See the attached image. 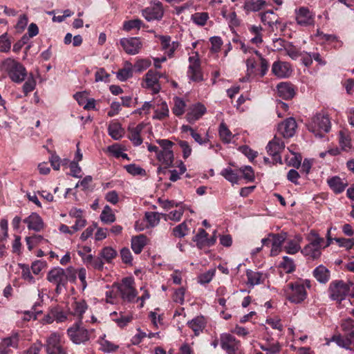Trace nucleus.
<instances>
[{"label":"nucleus","mask_w":354,"mask_h":354,"mask_svg":"<svg viewBox=\"0 0 354 354\" xmlns=\"http://www.w3.org/2000/svg\"><path fill=\"white\" fill-rule=\"evenodd\" d=\"M120 42L124 50L129 55L138 53L142 46V44L138 37L122 38Z\"/></svg>","instance_id":"4468645a"},{"label":"nucleus","mask_w":354,"mask_h":354,"mask_svg":"<svg viewBox=\"0 0 354 354\" xmlns=\"http://www.w3.org/2000/svg\"><path fill=\"white\" fill-rule=\"evenodd\" d=\"M218 133L221 140L224 143H230L232 140V138L234 137L233 134L228 129L226 124L224 122L221 123L219 126Z\"/></svg>","instance_id":"58836bf2"},{"label":"nucleus","mask_w":354,"mask_h":354,"mask_svg":"<svg viewBox=\"0 0 354 354\" xmlns=\"http://www.w3.org/2000/svg\"><path fill=\"white\" fill-rule=\"evenodd\" d=\"M156 158L166 168L173 166L174 160L173 150L160 151Z\"/></svg>","instance_id":"7c9ffc66"},{"label":"nucleus","mask_w":354,"mask_h":354,"mask_svg":"<svg viewBox=\"0 0 354 354\" xmlns=\"http://www.w3.org/2000/svg\"><path fill=\"white\" fill-rule=\"evenodd\" d=\"M239 171L242 174L243 178L249 182H252L254 179V172L250 166H243L239 168Z\"/></svg>","instance_id":"bf43d9fd"},{"label":"nucleus","mask_w":354,"mask_h":354,"mask_svg":"<svg viewBox=\"0 0 354 354\" xmlns=\"http://www.w3.org/2000/svg\"><path fill=\"white\" fill-rule=\"evenodd\" d=\"M160 103L157 104L158 107L154 110L153 119L158 120H164L169 117V108L165 101L159 100Z\"/></svg>","instance_id":"cd10ccee"},{"label":"nucleus","mask_w":354,"mask_h":354,"mask_svg":"<svg viewBox=\"0 0 354 354\" xmlns=\"http://www.w3.org/2000/svg\"><path fill=\"white\" fill-rule=\"evenodd\" d=\"M221 174L227 180H228L229 182H230V183H232L233 184L234 183H237L239 180V177L237 173L235 171L232 170L230 167H227V168L223 169L221 171Z\"/></svg>","instance_id":"8fccbe9b"},{"label":"nucleus","mask_w":354,"mask_h":354,"mask_svg":"<svg viewBox=\"0 0 354 354\" xmlns=\"http://www.w3.org/2000/svg\"><path fill=\"white\" fill-rule=\"evenodd\" d=\"M36 86V81L33 77L32 74H30L29 77H28L27 80L25 82V83L23 85V92L24 95L26 96L32 92Z\"/></svg>","instance_id":"603ef678"},{"label":"nucleus","mask_w":354,"mask_h":354,"mask_svg":"<svg viewBox=\"0 0 354 354\" xmlns=\"http://www.w3.org/2000/svg\"><path fill=\"white\" fill-rule=\"evenodd\" d=\"M151 64V62L149 59H140L137 60L134 64V68L138 72H142L146 70Z\"/></svg>","instance_id":"680f3d73"},{"label":"nucleus","mask_w":354,"mask_h":354,"mask_svg":"<svg viewBox=\"0 0 354 354\" xmlns=\"http://www.w3.org/2000/svg\"><path fill=\"white\" fill-rule=\"evenodd\" d=\"M117 251L111 247H104L100 252L99 255L102 257L106 263H111L117 257Z\"/></svg>","instance_id":"ea45409f"},{"label":"nucleus","mask_w":354,"mask_h":354,"mask_svg":"<svg viewBox=\"0 0 354 354\" xmlns=\"http://www.w3.org/2000/svg\"><path fill=\"white\" fill-rule=\"evenodd\" d=\"M220 345L227 354H241V342L230 333H223L220 337Z\"/></svg>","instance_id":"9d476101"},{"label":"nucleus","mask_w":354,"mask_h":354,"mask_svg":"<svg viewBox=\"0 0 354 354\" xmlns=\"http://www.w3.org/2000/svg\"><path fill=\"white\" fill-rule=\"evenodd\" d=\"M0 71L6 73L10 80L17 84L23 82L27 77V71L24 66L10 57L0 63Z\"/></svg>","instance_id":"f257e3e1"},{"label":"nucleus","mask_w":354,"mask_h":354,"mask_svg":"<svg viewBox=\"0 0 354 354\" xmlns=\"http://www.w3.org/2000/svg\"><path fill=\"white\" fill-rule=\"evenodd\" d=\"M301 240V236L297 235L294 239L288 241L286 245L284 246L285 251L290 254H296L298 251L301 250L299 245Z\"/></svg>","instance_id":"72a5a7b5"},{"label":"nucleus","mask_w":354,"mask_h":354,"mask_svg":"<svg viewBox=\"0 0 354 354\" xmlns=\"http://www.w3.org/2000/svg\"><path fill=\"white\" fill-rule=\"evenodd\" d=\"M123 26L125 30L129 31L134 28L140 29L142 26L144 27L145 25L142 20L136 19L124 21Z\"/></svg>","instance_id":"6e6d98bb"},{"label":"nucleus","mask_w":354,"mask_h":354,"mask_svg":"<svg viewBox=\"0 0 354 354\" xmlns=\"http://www.w3.org/2000/svg\"><path fill=\"white\" fill-rule=\"evenodd\" d=\"M334 240L338 243L339 246L349 250L354 245V239L335 238Z\"/></svg>","instance_id":"338daca9"},{"label":"nucleus","mask_w":354,"mask_h":354,"mask_svg":"<svg viewBox=\"0 0 354 354\" xmlns=\"http://www.w3.org/2000/svg\"><path fill=\"white\" fill-rule=\"evenodd\" d=\"M40 306V303L37 302L33 305V306L32 308V310L26 311L24 313V320L29 321L31 319H37V315L41 313V310H37V306Z\"/></svg>","instance_id":"052dcab7"},{"label":"nucleus","mask_w":354,"mask_h":354,"mask_svg":"<svg viewBox=\"0 0 354 354\" xmlns=\"http://www.w3.org/2000/svg\"><path fill=\"white\" fill-rule=\"evenodd\" d=\"M109 135L114 140H120L124 134V129L120 122L111 121L108 127Z\"/></svg>","instance_id":"bb28decb"},{"label":"nucleus","mask_w":354,"mask_h":354,"mask_svg":"<svg viewBox=\"0 0 354 354\" xmlns=\"http://www.w3.org/2000/svg\"><path fill=\"white\" fill-rule=\"evenodd\" d=\"M313 275L319 283L326 284L330 279V271L324 266L319 265L313 270Z\"/></svg>","instance_id":"5701e85b"},{"label":"nucleus","mask_w":354,"mask_h":354,"mask_svg":"<svg viewBox=\"0 0 354 354\" xmlns=\"http://www.w3.org/2000/svg\"><path fill=\"white\" fill-rule=\"evenodd\" d=\"M301 252L307 257L308 259L315 260L318 259L321 256V250L317 249L312 246L310 244H307L303 249L301 250Z\"/></svg>","instance_id":"e433bc0d"},{"label":"nucleus","mask_w":354,"mask_h":354,"mask_svg":"<svg viewBox=\"0 0 354 354\" xmlns=\"http://www.w3.org/2000/svg\"><path fill=\"white\" fill-rule=\"evenodd\" d=\"M63 335L58 333H51L47 338L45 344L47 354H66L64 346Z\"/></svg>","instance_id":"1a4fd4ad"},{"label":"nucleus","mask_w":354,"mask_h":354,"mask_svg":"<svg viewBox=\"0 0 354 354\" xmlns=\"http://www.w3.org/2000/svg\"><path fill=\"white\" fill-rule=\"evenodd\" d=\"M353 285V283L351 281L345 282L343 280L332 281L328 288L329 298L333 301L341 304L348 295Z\"/></svg>","instance_id":"f03ea898"},{"label":"nucleus","mask_w":354,"mask_h":354,"mask_svg":"<svg viewBox=\"0 0 354 354\" xmlns=\"http://www.w3.org/2000/svg\"><path fill=\"white\" fill-rule=\"evenodd\" d=\"M339 142L342 150L348 151L352 148L351 138L347 131H340L339 133Z\"/></svg>","instance_id":"f704fd0d"},{"label":"nucleus","mask_w":354,"mask_h":354,"mask_svg":"<svg viewBox=\"0 0 354 354\" xmlns=\"http://www.w3.org/2000/svg\"><path fill=\"white\" fill-rule=\"evenodd\" d=\"M160 215L158 212H147L145 213V218L150 226L154 227L158 224Z\"/></svg>","instance_id":"13d9d810"},{"label":"nucleus","mask_w":354,"mask_h":354,"mask_svg":"<svg viewBox=\"0 0 354 354\" xmlns=\"http://www.w3.org/2000/svg\"><path fill=\"white\" fill-rule=\"evenodd\" d=\"M280 268H282L286 273H292L296 269V266L292 259L284 256L282 258V261L279 265Z\"/></svg>","instance_id":"09e8293b"},{"label":"nucleus","mask_w":354,"mask_h":354,"mask_svg":"<svg viewBox=\"0 0 354 354\" xmlns=\"http://www.w3.org/2000/svg\"><path fill=\"white\" fill-rule=\"evenodd\" d=\"M134 280L132 277L123 278L121 283H114V287L117 288L119 297L124 302L131 303L138 295V292L133 286Z\"/></svg>","instance_id":"423d86ee"},{"label":"nucleus","mask_w":354,"mask_h":354,"mask_svg":"<svg viewBox=\"0 0 354 354\" xmlns=\"http://www.w3.org/2000/svg\"><path fill=\"white\" fill-rule=\"evenodd\" d=\"M285 148L284 142L281 138L274 136L266 146V150L272 158V164L282 163L281 153Z\"/></svg>","instance_id":"9b49d317"},{"label":"nucleus","mask_w":354,"mask_h":354,"mask_svg":"<svg viewBox=\"0 0 354 354\" xmlns=\"http://www.w3.org/2000/svg\"><path fill=\"white\" fill-rule=\"evenodd\" d=\"M330 128L331 123L329 117L320 113L315 115L308 124V130L316 137L320 138H324L325 133L330 131Z\"/></svg>","instance_id":"39448f33"},{"label":"nucleus","mask_w":354,"mask_h":354,"mask_svg":"<svg viewBox=\"0 0 354 354\" xmlns=\"http://www.w3.org/2000/svg\"><path fill=\"white\" fill-rule=\"evenodd\" d=\"M50 313L55 320L58 322H63L67 319V314L60 306H55L50 308Z\"/></svg>","instance_id":"79ce46f5"},{"label":"nucleus","mask_w":354,"mask_h":354,"mask_svg":"<svg viewBox=\"0 0 354 354\" xmlns=\"http://www.w3.org/2000/svg\"><path fill=\"white\" fill-rule=\"evenodd\" d=\"M327 183L330 188L335 193L340 194L343 192L347 186V183L339 176H333L327 180Z\"/></svg>","instance_id":"a878e982"},{"label":"nucleus","mask_w":354,"mask_h":354,"mask_svg":"<svg viewBox=\"0 0 354 354\" xmlns=\"http://www.w3.org/2000/svg\"><path fill=\"white\" fill-rule=\"evenodd\" d=\"M24 223L27 224L29 230H32L35 232H39L44 227L42 219L37 213H32L24 220Z\"/></svg>","instance_id":"4be33fe9"},{"label":"nucleus","mask_w":354,"mask_h":354,"mask_svg":"<svg viewBox=\"0 0 354 354\" xmlns=\"http://www.w3.org/2000/svg\"><path fill=\"white\" fill-rule=\"evenodd\" d=\"M189 227L185 222H183L173 229V235L175 237L182 238L187 234Z\"/></svg>","instance_id":"5fc2aeb1"},{"label":"nucleus","mask_w":354,"mask_h":354,"mask_svg":"<svg viewBox=\"0 0 354 354\" xmlns=\"http://www.w3.org/2000/svg\"><path fill=\"white\" fill-rule=\"evenodd\" d=\"M97 342L100 345V349L104 353H114L119 348L118 345L104 339V337H100Z\"/></svg>","instance_id":"c9c22d12"},{"label":"nucleus","mask_w":354,"mask_h":354,"mask_svg":"<svg viewBox=\"0 0 354 354\" xmlns=\"http://www.w3.org/2000/svg\"><path fill=\"white\" fill-rule=\"evenodd\" d=\"M190 63L187 74L189 78L194 82H201L203 80V75L201 68V61L198 57V54L195 56L189 57Z\"/></svg>","instance_id":"ddd939ff"},{"label":"nucleus","mask_w":354,"mask_h":354,"mask_svg":"<svg viewBox=\"0 0 354 354\" xmlns=\"http://www.w3.org/2000/svg\"><path fill=\"white\" fill-rule=\"evenodd\" d=\"M11 48V41L8 37V34L4 33L0 36V52L8 53Z\"/></svg>","instance_id":"4d7b16f0"},{"label":"nucleus","mask_w":354,"mask_h":354,"mask_svg":"<svg viewBox=\"0 0 354 354\" xmlns=\"http://www.w3.org/2000/svg\"><path fill=\"white\" fill-rule=\"evenodd\" d=\"M18 344V339L15 337L4 338L0 343V354H8L10 347L16 348Z\"/></svg>","instance_id":"473e14b6"},{"label":"nucleus","mask_w":354,"mask_h":354,"mask_svg":"<svg viewBox=\"0 0 354 354\" xmlns=\"http://www.w3.org/2000/svg\"><path fill=\"white\" fill-rule=\"evenodd\" d=\"M158 72L149 70L145 75V86L147 88L151 89L153 93H158L161 89L158 81Z\"/></svg>","instance_id":"f3484780"},{"label":"nucleus","mask_w":354,"mask_h":354,"mask_svg":"<svg viewBox=\"0 0 354 354\" xmlns=\"http://www.w3.org/2000/svg\"><path fill=\"white\" fill-rule=\"evenodd\" d=\"M208 233L203 228H199L197 234L194 237L193 241L196 242L198 248H201L205 246L207 240Z\"/></svg>","instance_id":"3c124183"},{"label":"nucleus","mask_w":354,"mask_h":354,"mask_svg":"<svg viewBox=\"0 0 354 354\" xmlns=\"http://www.w3.org/2000/svg\"><path fill=\"white\" fill-rule=\"evenodd\" d=\"M267 5L268 3L265 0H245L243 8L248 14L251 12L260 11Z\"/></svg>","instance_id":"b1692460"},{"label":"nucleus","mask_w":354,"mask_h":354,"mask_svg":"<svg viewBox=\"0 0 354 354\" xmlns=\"http://www.w3.org/2000/svg\"><path fill=\"white\" fill-rule=\"evenodd\" d=\"M286 54L290 56L292 59H297L299 57L301 56V53L299 49L292 44H288L285 47Z\"/></svg>","instance_id":"774afa93"},{"label":"nucleus","mask_w":354,"mask_h":354,"mask_svg":"<svg viewBox=\"0 0 354 354\" xmlns=\"http://www.w3.org/2000/svg\"><path fill=\"white\" fill-rule=\"evenodd\" d=\"M145 127L143 122L139 123L136 127L128 128L129 139L132 142L134 146H139L142 143V139L140 133Z\"/></svg>","instance_id":"412c9836"},{"label":"nucleus","mask_w":354,"mask_h":354,"mask_svg":"<svg viewBox=\"0 0 354 354\" xmlns=\"http://www.w3.org/2000/svg\"><path fill=\"white\" fill-rule=\"evenodd\" d=\"M183 214V210L178 209L171 211L168 214H161V216L165 218V221L169 219L171 221H178L180 220Z\"/></svg>","instance_id":"e2e57ef3"},{"label":"nucleus","mask_w":354,"mask_h":354,"mask_svg":"<svg viewBox=\"0 0 354 354\" xmlns=\"http://www.w3.org/2000/svg\"><path fill=\"white\" fill-rule=\"evenodd\" d=\"M341 328L344 335H333L332 341L335 342L339 346L346 348L351 346L352 341H354V319L347 318L342 320Z\"/></svg>","instance_id":"20e7f679"},{"label":"nucleus","mask_w":354,"mask_h":354,"mask_svg":"<svg viewBox=\"0 0 354 354\" xmlns=\"http://www.w3.org/2000/svg\"><path fill=\"white\" fill-rule=\"evenodd\" d=\"M124 168L126 169V171L129 173L130 174L133 176H144L146 175V171L144 169L140 167L138 165H136V164H130L125 165Z\"/></svg>","instance_id":"864d4df0"},{"label":"nucleus","mask_w":354,"mask_h":354,"mask_svg":"<svg viewBox=\"0 0 354 354\" xmlns=\"http://www.w3.org/2000/svg\"><path fill=\"white\" fill-rule=\"evenodd\" d=\"M188 326L192 328L196 336H198L205 328L206 322L204 317L198 316L187 323Z\"/></svg>","instance_id":"c85d7f7f"},{"label":"nucleus","mask_w":354,"mask_h":354,"mask_svg":"<svg viewBox=\"0 0 354 354\" xmlns=\"http://www.w3.org/2000/svg\"><path fill=\"white\" fill-rule=\"evenodd\" d=\"M142 15L148 21L160 20L164 15L162 3L158 1L155 2L152 6L142 10Z\"/></svg>","instance_id":"f8f14e48"},{"label":"nucleus","mask_w":354,"mask_h":354,"mask_svg":"<svg viewBox=\"0 0 354 354\" xmlns=\"http://www.w3.org/2000/svg\"><path fill=\"white\" fill-rule=\"evenodd\" d=\"M206 112L205 106L198 103L193 106V107L187 113L186 119L189 123H194L199 120Z\"/></svg>","instance_id":"aec40b11"},{"label":"nucleus","mask_w":354,"mask_h":354,"mask_svg":"<svg viewBox=\"0 0 354 354\" xmlns=\"http://www.w3.org/2000/svg\"><path fill=\"white\" fill-rule=\"evenodd\" d=\"M133 76L132 64L126 62L124 67L120 69L117 73V77L120 81H125Z\"/></svg>","instance_id":"4c0bfd02"},{"label":"nucleus","mask_w":354,"mask_h":354,"mask_svg":"<svg viewBox=\"0 0 354 354\" xmlns=\"http://www.w3.org/2000/svg\"><path fill=\"white\" fill-rule=\"evenodd\" d=\"M209 41L212 44L211 50L214 53L220 51L223 45V40L221 37L214 36L209 38Z\"/></svg>","instance_id":"0e129e2a"},{"label":"nucleus","mask_w":354,"mask_h":354,"mask_svg":"<svg viewBox=\"0 0 354 354\" xmlns=\"http://www.w3.org/2000/svg\"><path fill=\"white\" fill-rule=\"evenodd\" d=\"M277 88L278 95L286 100H291L296 94V88L290 82H281Z\"/></svg>","instance_id":"a211bd4d"},{"label":"nucleus","mask_w":354,"mask_h":354,"mask_svg":"<svg viewBox=\"0 0 354 354\" xmlns=\"http://www.w3.org/2000/svg\"><path fill=\"white\" fill-rule=\"evenodd\" d=\"M147 238L144 234L133 236L131 239V248L134 253H141L144 247L147 245Z\"/></svg>","instance_id":"c756f323"},{"label":"nucleus","mask_w":354,"mask_h":354,"mask_svg":"<svg viewBox=\"0 0 354 354\" xmlns=\"http://www.w3.org/2000/svg\"><path fill=\"white\" fill-rule=\"evenodd\" d=\"M261 20L264 24H268L269 26L272 27L274 24L278 22L277 16L272 10H267L260 14Z\"/></svg>","instance_id":"a19ab883"},{"label":"nucleus","mask_w":354,"mask_h":354,"mask_svg":"<svg viewBox=\"0 0 354 354\" xmlns=\"http://www.w3.org/2000/svg\"><path fill=\"white\" fill-rule=\"evenodd\" d=\"M100 219L104 223H111L115 221V216L113 213L112 209L109 206L106 205L101 214Z\"/></svg>","instance_id":"37998d69"},{"label":"nucleus","mask_w":354,"mask_h":354,"mask_svg":"<svg viewBox=\"0 0 354 354\" xmlns=\"http://www.w3.org/2000/svg\"><path fill=\"white\" fill-rule=\"evenodd\" d=\"M88 308V305L84 300L75 301L71 304L72 314L79 317L82 321L83 314Z\"/></svg>","instance_id":"2f4dec72"},{"label":"nucleus","mask_w":354,"mask_h":354,"mask_svg":"<svg viewBox=\"0 0 354 354\" xmlns=\"http://www.w3.org/2000/svg\"><path fill=\"white\" fill-rule=\"evenodd\" d=\"M272 73L279 78H286L292 73L291 66L288 62L276 61L272 66Z\"/></svg>","instance_id":"2eb2a0df"},{"label":"nucleus","mask_w":354,"mask_h":354,"mask_svg":"<svg viewBox=\"0 0 354 354\" xmlns=\"http://www.w3.org/2000/svg\"><path fill=\"white\" fill-rule=\"evenodd\" d=\"M46 279L56 286L55 292L57 295H60L64 288H67L66 277L64 269L62 268L55 267L52 268L47 273Z\"/></svg>","instance_id":"6e6552de"},{"label":"nucleus","mask_w":354,"mask_h":354,"mask_svg":"<svg viewBox=\"0 0 354 354\" xmlns=\"http://www.w3.org/2000/svg\"><path fill=\"white\" fill-rule=\"evenodd\" d=\"M93 330H88L82 326V321L75 323L67 330L70 339L75 344H85L90 340L91 333Z\"/></svg>","instance_id":"0eeeda50"},{"label":"nucleus","mask_w":354,"mask_h":354,"mask_svg":"<svg viewBox=\"0 0 354 354\" xmlns=\"http://www.w3.org/2000/svg\"><path fill=\"white\" fill-rule=\"evenodd\" d=\"M248 283L252 286L258 285L263 282L262 274L259 272H254L248 270L246 272Z\"/></svg>","instance_id":"a18cd8bd"},{"label":"nucleus","mask_w":354,"mask_h":354,"mask_svg":"<svg viewBox=\"0 0 354 354\" xmlns=\"http://www.w3.org/2000/svg\"><path fill=\"white\" fill-rule=\"evenodd\" d=\"M296 20L298 24L307 26L313 24V17L309 8L301 7L296 10Z\"/></svg>","instance_id":"6ab92c4d"},{"label":"nucleus","mask_w":354,"mask_h":354,"mask_svg":"<svg viewBox=\"0 0 354 354\" xmlns=\"http://www.w3.org/2000/svg\"><path fill=\"white\" fill-rule=\"evenodd\" d=\"M284 292L286 299L291 303L300 304L307 297V292L301 279L288 283L284 287Z\"/></svg>","instance_id":"7ed1b4c3"},{"label":"nucleus","mask_w":354,"mask_h":354,"mask_svg":"<svg viewBox=\"0 0 354 354\" xmlns=\"http://www.w3.org/2000/svg\"><path fill=\"white\" fill-rule=\"evenodd\" d=\"M174 105L172 108L173 113L176 116L182 115L185 112V102L181 98L175 97L174 98Z\"/></svg>","instance_id":"de8ad7c7"},{"label":"nucleus","mask_w":354,"mask_h":354,"mask_svg":"<svg viewBox=\"0 0 354 354\" xmlns=\"http://www.w3.org/2000/svg\"><path fill=\"white\" fill-rule=\"evenodd\" d=\"M209 18V14L206 12H195L191 16V20L199 26H204Z\"/></svg>","instance_id":"c03bdc74"},{"label":"nucleus","mask_w":354,"mask_h":354,"mask_svg":"<svg viewBox=\"0 0 354 354\" xmlns=\"http://www.w3.org/2000/svg\"><path fill=\"white\" fill-rule=\"evenodd\" d=\"M223 17H225L227 20L229 21V26L232 27H238L241 24L240 19L237 17L236 13L235 12H232L230 13L227 16L225 15V13L223 14Z\"/></svg>","instance_id":"69168bd1"},{"label":"nucleus","mask_w":354,"mask_h":354,"mask_svg":"<svg viewBox=\"0 0 354 354\" xmlns=\"http://www.w3.org/2000/svg\"><path fill=\"white\" fill-rule=\"evenodd\" d=\"M270 236L272 239V248L271 250L272 255H277L281 250V247L287 239L286 232H281L278 234L270 233Z\"/></svg>","instance_id":"393cba45"},{"label":"nucleus","mask_w":354,"mask_h":354,"mask_svg":"<svg viewBox=\"0 0 354 354\" xmlns=\"http://www.w3.org/2000/svg\"><path fill=\"white\" fill-rule=\"evenodd\" d=\"M307 239L309 241V244L317 249L321 250L322 243H324V239L320 237L316 231L311 230Z\"/></svg>","instance_id":"49530a36"},{"label":"nucleus","mask_w":354,"mask_h":354,"mask_svg":"<svg viewBox=\"0 0 354 354\" xmlns=\"http://www.w3.org/2000/svg\"><path fill=\"white\" fill-rule=\"evenodd\" d=\"M297 122L293 118H289L279 124L278 131L283 138L292 137L297 129Z\"/></svg>","instance_id":"dca6fc26"}]
</instances>
